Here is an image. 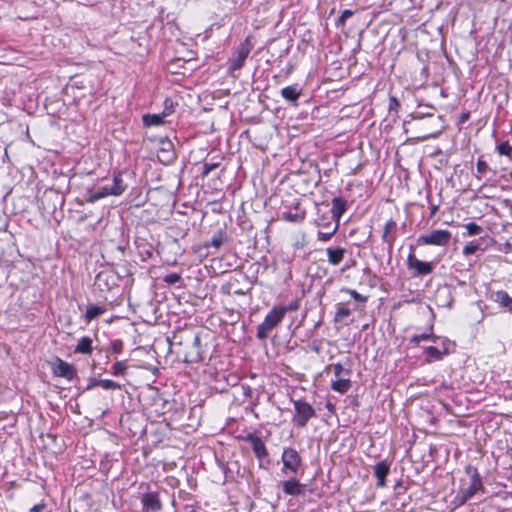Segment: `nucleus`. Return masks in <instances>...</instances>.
<instances>
[{
    "instance_id": "obj_14",
    "label": "nucleus",
    "mask_w": 512,
    "mask_h": 512,
    "mask_svg": "<svg viewBox=\"0 0 512 512\" xmlns=\"http://www.w3.org/2000/svg\"><path fill=\"white\" fill-rule=\"evenodd\" d=\"M280 485L284 494L289 496H302L307 491V485L300 483L295 477L281 482Z\"/></svg>"
},
{
    "instance_id": "obj_23",
    "label": "nucleus",
    "mask_w": 512,
    "mask_h": 512,
    "mask_svg": "<svg viewBox=\"0 0 512 512\" xmlns=\"http://www.w3.org/2000/svg\"><path fill=\"white\" fill-rule=\"evenodd\" d=\"M352 382L349 377L347 378H340L338 377L337 380L332 381L331 388L333 391L339 392L341 394H345L348 392V390L351 388Z\"/></svg>"
},
{
    "instance_id": "obj_5",
    "label": "nucleus",
    "mask_w": 512,
    "mask_h": 512,
    "mask_svg": "<svg viewBox=\"0 0 512 512\" xmlns=\"http://www.w3.org/2000/svg\"><path fill=\"white\" fill-rule=\"evenodd\" d=\"M315 222L321 230L318 231V240L328 241L337 232L339 228V222H335L334 219H330L324 212L317 210V217Z\"/></svg>"
},
{
    "instance_id": "obj_26",
    "label": "nucleus",
    "mask_w": 512,
    "mask_h": 512,
    "mask_svg": "<svg viewBox=\"0 0 512 512\" xmlns=\"http://www.w3.org/2000/svg\"><path fill=\"white\" fill-rule=\"evenodd\" d=\"M226 240V232L223 229H219L212 237V239L205 243L204 247L210 248L214 247L215 249H219V247Z\"/></svg>"
},
{
    "instance_id": "obj_27",
    "label": "nucleus",
    "mask_w": 512,
    "mask_h": 512,
    "mask_svg": "<svg viewBox=\"0 0 512 512\" xmlns=\"http://www.w3.org/2000/svg\"><path fill=\"white\" fill-rule=\"evenodd\" d=\"M106 308L104 306H98V305H90L87 307L86 313H85V320L86 322H91L92 320L98 318L103 313H105Z\"/></svg>"
},
{
    "instance_id": "obj_52",
    "label": "nucleus",
    "mask_w": 512,
    "mask_h": 512,
    "mask_svg": "<svg viewBox=\"0 0 512 512\" xmlns=\"http://www.w3.org/2000/svg\"><path fill=\"white\" fill-rule=\"evenodd\" d=\"M470 117V113L467 112V113H462L460 118H459V122L460 123H465Z\"/></svg>"
},
{
    "instance_id": "obj_51",
    "label": "nucleus",
    "mask_w": 512,
    "mask_h": 512,
    "mask_svg": "<svg viewBox=\"0 0 512 512\" xmlns=\"http://www.w3.org/2000/svg\"><path fill=\"white\" fill-rule=\"evenodd\" d=\"M432 116H433L432 113L424 111L423 113H418L416 116H414V118L421 119L423 117H432Z\"/></svg>"
},
{
    "instance_id": "obj_38",
    "label": "nucleus",
    "mask_w": 512,
    "mask_h": 512,
    "mask_svg": "<svg viewBox=\"0 0 512 512\" xmlns=\"http://www.w3.org/2000/svg\"><path fill=\"white\" fill-rule=\"evenodd\" d=\"M467 235L468 236H477L480 235L483 231V228L476 224L475 222H470L466 225Z\"/></svg>"
},
{
    "instance_id": "obj_9",
    "label": "nucleus",
    "mask_w": 512,
    "mask_h": 512,
    "mask_svg": "<svg viewBox=\"0 0 512 512\" xmlns=\"http://www.w3.org/2000/svg\"><path fill=\"white\" fill-rule=\"evenodd\" d=\"M283 467L281 472L296 474L302 466V460L298 451L294 448H284L281 456Z\"/></svg>"
},
{
    "instance_id": "obj_39",
    "label": "nucleus",
    "mask_w": 512,
    "mask_h": 512,
    "mask_svg": "<svg viewBox=\"0 0 512 512\" xmlns=\"http://www.w3.org/2000/svg\"><path fill=\"white\" fill-rule=\"evenodd\" d=\"M351 309L344 307L342 305H338L337 310L335 312V321H338L341 318L348 317L351 314Z\"/></svg>"
},
{
    "instance_id": "obj_53",
    "label": "nucleus",
    "mask_w": 512,
    "mask_h": 512,
    "mask_svg": "<svg viewBox=\"0 0 512 512\" xmlns=\"http://www.w3.org/2000/svg\"><path fill=\"white\" fill-rule=\"evenodd\" d=\"M437 209H438L437 206H433L432 207V211H431V215H434L437 212Z\"/></svg>"
},
{
    "instance_id": "obj_20",
    "label": "nucleus",
    "mask_w": 512,
    "mask_h": 512,
    "mask_svg": "<svg viewBox=\"0 0 512 512\" xmlns=\"http://www.w3.org/2000/svg\"><path fill=\"white\" fill-rule=\"evenodd\" d=\"M345 252L346 250L342 247H328L326 249L328 262L333 266L339 265L344 259Z\"/></svg>"
},
{
    "instance_id": "obj_19",
    "label": "nucleus",
    "mask_w": 512,
    "mask_h": 512,
    "mask_svg": "<svg viewBox=\"0 0 512 512\" xmlns=\"http://www.w3.org/2000/svg\"><path fill=\"white\" fill-rule=\"evenodd\" d=\"M396 229L397 224L393 219L388 220L384 225L381 238L384 243L388 244L389 248H392L396 240Z\"/></svg>"
},
{
    "instance_id": "obj_46",
    "label": "nucleus",
    "mask_w": 512,
    "mask_h": 512,
    "mask_svg": "<svg viewBox=\"0 0 512 512\" xmlns=\"http://www.w3.org/2000/svg\"><path fill=\"white\" fill-rule=\"evenodd\" d=\"M400 108V102L395 96H390L389 98V104L388 109L390 112H398V109Z\"/></svg>"
},
{
    "instance_id": "obj_42",
    "label": "nucleus",
    "mask_w": 512,
    "mask_h": 512,
    "mask_svg": "<svg viewBox=\"0 0 512 512\" xmlns=\"http://www.w3.org/2000/svg\"><path fill=\"white\" fill-rule=\"evenodd\" d=\"M479 249V245L475 242H469L463 247V254L466 256L472 255L476 253V251Z\"/></svg>"
},
{
    "instance_id": "obj_48",
    "label": "nucleus",
    "mask_w": 512,
    "mask_h": 512,
    "mask_svg": "<svg viewBox=\"0 0 512 512\" xmlns=\"http://www.w3.org/2000/svg\"><path fill=\"white\" fill-rule=\"evenodd\" d=\"M45 507H46L45 503L42 502V503L36 504L33 507H31L28 512H43Z\"/></svg>"
},
{
    "instance_id": "obj_34",
    "label": "nucleus",
    "mask_w": 512,
    "mask_h": 512,
    "mask_svg": "<svg viewBox=\"0 0 512 512\" xmlns=\"http://www.w3.org/2000/svg\"><path fill=\"white\" fill-rule=\"evenodd\" d=\"M219 165H220L219 162H204L203 167H202L201 177L206 178L210 174V172L215 170L216 168H218Z\"/></svg>"
},
{
    "instance_id": "obj_33",
    "label": "nucleus",
    "mask_w": 512,
    "mask_h": 512,
    "mask_svg": "<svg viewBox=\"0 0 512 512\" xmlns=\"http://www.w3.org/2000/svg\"><path fill=\"white\" fill-rule=\"evenodd\" d=\"M341 292L349 294L357 302L365 303L367 301V296H364V295L358 293L354 289L342 288Z\"/></svg>"
},
{
    "instance_id": "obj_8",
    "label": "nucleus",
    "mask_w": 512,
    "mask_h": 512,
    "mask_svg": "<svg viewBox=\"0 0 512 512\" xmlns=\"http://www.w3.org/2000/svg\"><path fill=\"white\" fill-rule=\"evenodd\" d=\"M119 277L116 272L111 269L100 271L94 281V286L101 292H108L118 287Z\"/></svg>"
},
{
    "instance_id": "obj_29",
    "label": "nucleus",
    "mask_w": 512,
    "mask_h": 512,
    "mask_svg": "<svg viewBox=\"0 0 512 512\" xmlns=\"http://www.w3.org/2000/svg\"><path fill=\"white\" fill-rule=\"evenodd\" d=\"M439 344V348L442 351V354L449 355L453 352L455 344L451 340H449L447 337L439 336V339H437V342Z\"/></svg>"
},
{
    "instance_id": "obj_45",
    "label": "nucleus",
    "mask_w": 512,
    "mask_h": 512,
    "mask_svg": "<svg viewBox=\"0 0 512 512\" xmlns=\"http://www.w3.org/2000/svg\"><path fill=\"white\" fill-rule=\"evenodd\" d=\"M110 349L115 354H120L123 350V342L119 339L110 342Z\"/></svg>"
},
{
    "instance_id": "obj_24",
    "label": "nucleus",
    "mask_w": 512,
    "mask_h": 512,
    "mask_svg": "<svg viewBox=\"0 0 512 512\" xmlns=\"http://www.w3.org/2000/svg\"><path fill=\"white\" fill-rule=\"evenodd\" d=\"M165 116L161 114H144L142 122L145 127L160 126L164 124Z\"/></svg>"
},
{
    "instance_id": "obj_49",
    "label": "nucleus",
    "mask_w": 512,
    "mask_h": 512,
    "mask_svg": "<svg viewBox=\"0 0 512 512\" xmlns=\"http://www.w3.org/2000/svg\"><path fill=\"white\" fill-rule=\"evenodd\" d=\"M100 380H101V379H97V378H90V379H89V383H88V385H87L86 389H87V390H90V389H92V388H94V387L99 386V382H100Z\"/></svg>"
},
{
    "instance_id": "obj_50",
    "label": "nucleus",
    "mask_w": 512,
    "mask_h": 512,
    "mask_svg": "<svg viewBox=\"0 0 512 512\" xmlns=\"http://www.w3.org/2000/svg\"><path fill=\"white\" fill-rule=\"evenodd\" d=\"M241 387H242V390H243V395L245 397L251 398L252 394H253V389L249 385H242Z\"/></svg>"
},
{
    "instance_id": "obj_36",
    "label": "nucleus",
    "mask_w": 512,
    "mask_h": 512,
    "mask_svg": "<svg viewBox=\"0 0 512 512\" xmlns=\"http://www.w3.org/2000/svg\"><path fill=\"white\" fill-rule=\"evenodd\" d=\"M496 149L500 155H505V156L510 157L512 154V146L509 144L508 141L501 142L500 144L497 145Z\"/></svg>"
},
{
    "instance_id": "obj_44",
    "label": "nucleus",
    "mask_w": 512,
    "mask_h": 512,
    "mask_svg": "<svg viewBox=\"0 0 512 512\" xmlns=\"http://www.w3.org/2000/svg\"><path fill=\"white\" fill-rule=\"evenodd\" d=\"M277 307H278V309L284 310V316H285L287 312L296 311L299 308V303L297 300H295L286 306L277 305Z\"/></svg>"
},
{
    "instance_id": "obj_54",
    "label": "nucleus",
    "mask_w": 512,
    "mask_h": 512,
    "mask_svg": "<svg viewBox=\"0 0 512 512\" xmlns=\"http://www.w3.org/2000/svg\"><path fill=\"white\" fill-rule=\"evenodd\" d=\"M257 403H258V398H256V399L252 402V404H253L254 406H255V405H257Z\"/></svg>"
},
{
    "instance_id": "obj_30",
    "label": "nucleus",
    "mask_w": 512,
    "mask_h": 512,
    "mask_svg": "<svg viewBox=\"0 0 512 512\" xmlns=\"http://www.w3.org/2000/svg\"><path fill=\"white\" fill-rule=\"evenodd\" d=\"M127 370L128 365L126 360L117 361L112 365L110 373L116 377L125 376L127 374Z\"/></svg>"
},
{
    "instance_id": "obj_4",
    "label": "nucleus",
    "mask_w": 512,
    "mask_h": 512,
    "mask_svg": "<svg viewBox=\"0 0 512 512\" xmlns=\"http://www.w3.org/2000/svg\"><path fill=\"white\" fill-rule=\"evenodd\" d=\"M295 414L292 418L293 424L298 428H304L310 419L316 417L315 409L304 400L293 401Z\"/></svg>"
},
{
    "instance_id": "obj_47",
    "label": "nucleus",
    "mask_w": 512,
    "mask_h": 512,
    "mask_svg": "<svg viewBox=\"0 0 512 512\" xmlns=\"http://www.w3.org/2000/svg\"><path fill=\"white\" fill-rule=\"evenodd\" d=\"M286 208H289L291 210H295V211H305V209H303L301 207V200L300 199H295L291 202V204L288 206L286 205Z\"/></svg>"
},
{
    "instance_id": "obj_21",
    "label": "nucleus",
    "mask_w": 512,
    "mask_h": 512,
    "mask_svg": "<svg viewBox=\"0 0 512 512\" xmlns=\"http://www.w3.org/2000/svg\"><path fill=\"white\" fill-rule=\"evenodd\" d=\"M281 219L292 223H302L306 217V211L287 210L281 213Z\"/></svg>"
},
{
    "instance_id": "obj_40",
    "label": "nucleus",
    "mask_w": 512,
    "mask_h": 512,
    "mask_svg": "<svg viewBox=\"0 0 512 512\" xmlns=\"http://www.w3.org/2000/svg\"><path fill=\"white\" fill-rule=\"evenodd\" d=\"M354 14V12L352 10H349V9H345L341 15L338 17L337 21H336V26L338 27H341V26H344L345 25V22L348 18L352 17Z\"/></svg>"
},
{
    "instance_id": "obj_7",
    "label": "nucleus",
    "mask_w": 512,
    "mask_h": 512,
    "mask_svg": "<svg viewBox=\"0 0 512 512\" xmlns=\"http://www.w3.org/2000/svg\"><path fill=\"white\" fill-rule=\"evenodd\" d=\"M452 234L448 230H433L428 234L420 235L417 239L418 245L446 246L449 244Z\"/></svg>"
},
{
    "instance_id": "obj_6",
    "label": "nucleus",
    "mask_w": 512,
    "mask_h": 512,
    "mask_svg": "<svg viewBox=\"0 0 512 512\" xmlns=\"http://www.w3.org/2000/svg\"><path fill=\"white\" fill-rule=\"evenodd\" d=\"M243 439L251 445L256 458L259 460L260 467L263 466V463L266 465L270 464L269 453L266 445L257 434L248 433Z\"/></svg>"
},
{
    "instance_id": "obj_25",
    "label": "nucleus",
    "mask_w": 512,
    "mask_h": 512,
    "mask_svg": "<svg viewBox=\"0 0 512 512\" xmlns=\"http://www.w3.org/2000/svg\"><path fill=\"white\" fill-rule=\"evenodd\" d=\"M426 353V359L425 361L427 363H431L433 361H441L444 356H447L446 354H442V351L437 346H427L424 349Z\"/></svg>"
},
{
    "instance_id": "obj_32",
    "label": "nucleus",
    "mask_w": 512,
    "mask_h": 512,
    "mask_svg": "<svg viewBox=\"0 0 512 512\" xmlns=\"http://www.w3.org/2000/svg\"><path fill=\"white\" fill-rule=\"evenodd\" d=\"M99 386L105 390H117L122 388V385L120 383L110 379H101L99 382Z\"/></svg>"
},
{
    "instance_id": "obj_10",
    "label": "nucleus",
    "mask_w": 512,
    "mask_h": 512,
    "mask_svg": "<svg viewBox=\"0 0 512 512\" xmlns=\"http://www.w3.org/2000/svg\"><path fill=\"white\" fill-rule=\"evenodd\" d=\"M318 211L324 212L326 216H329L330 219H334L335 222H339L342 215L345 213L347 209V202L341 197H334L332 199V207L330 208L328 204H320L317 205Z\"/></svg>"
},
{
    "instance_id": "obj_17",
    "label": "nucleus",
    "mask_w": 512,
    "mask_h": 512,
    "mask_svg": "<svg viewBox=\"0 0 512 512\" xmlns=\"http://www.w3.org/2000/svg\"><path fill=\"white\" fill-rule=\"evenodd\" d=\"M390 472V464L386 461H380L374 466V476L377 478V486H386V477Z\"/></svg>"
},
{
    "instance_id": "obj_15",
    "label": "nucleus",
    "mask_w": 512,
    "mask_h": 512,
    "mask_svg": "<svg viewBox=\"0 0 512 512\" xmlns=\"http://www.w3.org/2000/svg\"><path fill=\"white\" fill-rule=\"evenodd\" d=\"M142 512H160L162 502L157 492H146L141 497Z\"/></svg>"
},
{
    "instance_id": "obj_55",
    "label": "nucleus",
    "mask_w": 512,
    "mask_h": 512,
    "mask_svg": "<svg viewBox=\"0 0 512 512\" xmlns=\"http://www.w3.org/2000/svg\"><path fill=\"white\" fill-rule=\"evenodd\" d=\"M398 487H401V481H399L396 486H395V489H397Z\"/></svg>"
},
{
    "instance_id": "obj_12",
    "label": "nucleus",
    "mask_w": 512,
    "mask_h": 512,
    "mask_svg": "<svg viewBox=\"0 0 512 512\" xmlns=\"http://www.w3.org/2000/svg\"><path fill=\"white\" fill-rule=\"evenodd\" d=\"M53 373L55 376L65 378L68 381H72L77 377V370L74 365L62 360L61 358H56Z\"/></svg>"
},
{
    "instance_id": "obj_35",
    "label": "nucleus",
    "mask_w": 512,
    "mask_h": 512,
    "mask_svg": "<svg viewBox=\"0 0 512 512\" xmlns=\"http://www.w3.org/2000/svg\"><path fill=\"white\" fill-rule=\"evenodd\" d=\"M177 103H175L171 98H166L164 101V109L162 111V114L167 117L171 115L175 111V106Z\"/></svg>"
},
{
    "instance_id": "obj_37",
    "label": "nucleus",
    "mask_w": 512,
    "mask_h": 512,
    "mask_svg": "<svg viewBox=\"0 0 512 512\" xmlns=\"http://www.w3.org/2000/svg\"><path fill=\"white\" fill-rule=\"evenodd\" d=\"M476 168H477L476 177L478 179H481V177L490 169L487 162L481 158L478 159V161L476 163Z\"/></svg>"
},
{
    "instance_id": "obj_13",
    "label": "nucleus",
    "mask_w": 512,
    "mask_h": 512,
    "mask_svg": "<svg viewBox=\"0 0 512 512\" xmlns=\"http://www.w3.org/2000/svg\"><path fill=\"white\" fill-rule=\"evenodd\" d=\"M483 489V484L481 477L477 471V469L473 470V473L470 477L469 486L462 491L461 496V504H464L466 501L471 499L479 490Z\"/></svg>"
},
{
    "instance_id": "obj_18",
    "label": "nucleus",
    "mask_w": 512,
    "mask_h": 512,
    "mask_svg": "<svg viewBox=\"0 0 512 512\" xmlns=\"http://www.w3.org/2000/svg\"><path fill=\"white\" fill-rule=\"evenodd\" d=\"M280 94L287 102L297 105V101L302 94V88L299 84L289 85L282 88Z\"/></svg>"
},
{
    "instance_id": "obj_11",
    "label": "nucleus",
    "mask_w": 512,
    "mask_h": 512,
    "mask_svg": "<svg viewBox=\"0 0 512 512\" xmlns=\"http://www.w3.org/2000/svg\"><path fill=\"white\" fill-rule=\"evenodd\" d=\"M407 267L412 271L413 277L429 275L434 269L432 262H425L417 259L413 251L408 254Z\"/></svg>"
},
{
    "instance_id": "obj_41",
    "label": "nucleus",
    "mask_w": 512,
    "mask_h": 512,
    "mask_svg": "<svg viewBox=\"0 0 512 512\" xmlns=\"http://www.w3.org/2000/svg\"><path fill=\"white\" fill-rule=\"evenodd\" d=\"M333 367V372H334V375L336 377H340L342 374L346 375V376H350L351 374V370L350 369H345L342 364L340 363H335L332 365Z\"/></svg>"
},
{
    "instance_id": "obj_16",
    "label": "nucleus",
    "mask_w": 512,
    "mask_h": 512,
    "mask_svg": "<svg viewBox=\"0 0 512 512\" xmlns=\"http://www.w3.org/2000/svg\"><path fill=\"white\" fill-rule=\"evenodd\" d=\"M203 359V351L201 348V338L196 334L193 338L192 346L186 353L184 361L186 363H198Z\"/></svg>"
},
{
    "instance_id": "obj_2",
    "label": "nucleus",
    "mask_w": 512,
    "mask_h": 512,
    "mask_svg": "<svg viewBox=\"0 0 512 512\" xmlns=\"http://www.w3.org/2000/svg\"><path fill=\"white\" fill-rule=\"evenodd\" d=\"M123 171L115 172L111 184L99 187L90 197L92 202L105 198L107 196H120L127 189V184L123 180Z\"/></svg>"
},
{
    "instance_id": "obj_31",
    "label": "nucleus",
    "mask_w": 512,
    "mask_h": 512,
    "mask_svg": "<svg viewBox=\"0 0 512 512\" xmlns=\"http://www.w3.org/2000/svg\"><path fill=\"white\" fill-rule=\"evenodd\" d=\"M439 339L438 335L433 334L432 332H425L422 334H416L410 338V343L418 345L421 341L431 340L433 342H437Z\"/></svg>"
},
{
    "instance_id": "obj_22",
    "label": "nucleus",
    "mask_w": 512,
    "mask_h": 512,
    "mask_svg": "<svg viewBox=\"0 0 512 512\" xmlns=\"http://www.w3.org/2000/svg\"><path fill=\"white\" fill-rule=\"evenodd\" d=\"M92 343H93V341L90 337H88V336L81 337L78 340L77 345L75 346L74 352L90 355L93 351Z\"/></svg>"
},
{
    "instance_id": "obj_1",
    "label": "nucleus",
    "mask_w": 512,
    "mask_h": 512,
    "mask_svg": "<svg viewBox=\"0 0 512 512\" xmlns=\"http://www.w3.org/2000/svg\"><path fill=\"white\" fill-rule=\"evenodd\" d=\"M253 48H254V43L252 41V36L248 35L244 39V41H242L233 50L230 58L228 59L229 74H234L235 71H238L243 68L245 61L248 58V56Z\"/></svg>"
},
{
    "instance_id": "obj_43",
    "label": "nucleus",
    "mask_w": 512,
    "mask_h": 512,
    "mask_svg": "<svg viewBox=\"0 0 512 512\" xmlns=\"http://www.w3.org/2000/svg\"><path fill=\"white\" fill-rule=\"evenodd\" d=\"M181 280V276L177 273H170L163 278V281L168 285H174Z\"/></svg>"
},
{
    "instance_id": "obj_3",
    "label": "nucleus",
    "mask_w": 512,
    "mask_h": 512,
    "mask_svg": "<svg viewBox=\"0 0 512 512\" xmlns=\"http://www.w3.org/2000/svg\"><path fill=\"white\" fill-rule=\"evenodd\" d=\"M284 319V310L274 306L265 316L263 322L258 325L256 337L259 340L268 338L270 332L277 327Z\"/></svg>"
},
{
    "instance_id": "obj_56",
    "label": "nucleus",
    "mask_w": 512,
    "mask_h": 512,
    "mask_svg": "<svg viewBox=\"0 0 512 512\" xmlns=\"http://www.w3.org/2000/svg\"><path fill=\"white\" fill-rule=\"evenodd\" d=\"M509 310L512 312V303L509 306Z\"/></svg>"
},
{
    "instance_id": "obj_28",
    "label": "nucleus",
    "mask_w": 512,
    "mask_h": 512,
    "mask_svg": "<svg viewBox=\"0 0 512 512\" xmlns=\"http://www.w3.org/2000/svg\"><path fill=\"white\" fill-rule=\"evenodd\" d=\"M493 300L502 307H509L512 303V298L504 290H499L493 294Z\"/></svg>"
}]
</instances>
